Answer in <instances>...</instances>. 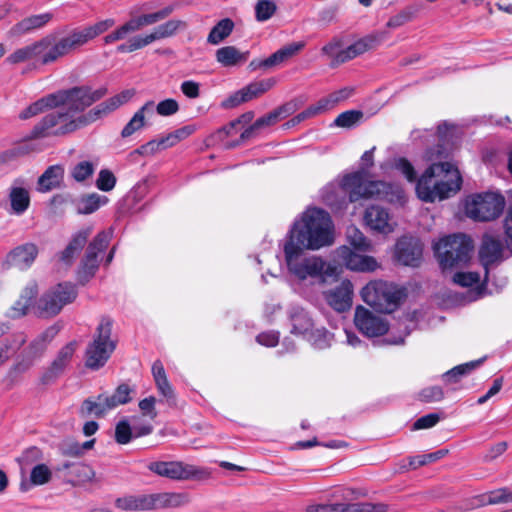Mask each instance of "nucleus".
I'll return each instance as SVG.
<instances>
[{"mask_svg": "<svg viewBox=\"0 0 512 512\" xmlns=\"http://www.w3.org/2000/svg\"><path fill=\"white\" fill-rule=\"evenodd\" d=\"M107 94L108 87L106 85L96 89L89 85L61 89L30 104L20 113L19 118L26 120L45 110L66 106L65 110L54 111L42 117L30 131L28 139L65 136L107 117L127 103L134 96L135 91L123 90L85 112L87 108L103 99Z\"/></svg>", "mask_w": 512, "mask_h": 512, "instance_id": "1", "label": "nucleus"}, {"mask_svg": "<svg viewBox=\"0 0 512 512\" xmlns=\"http://www.w3.org/2000/svg\"><path fill=\"white\" fill-rule=\"evenodd\" d=\"M333 223L328 212L320 208H308L296 220L284 244L288 258L303 254L304 250H318L333 243Z\"/></svg>", "mask_w": 512, "mask_h": 512, "instance_id": "2", "label": "nucleus"}, {"mask_svg": "<svg viewBox=\"0 0 512 512\" xmlns=\"http://www.w3.org/2000/svg\"><path fill=\"white\" fill-rule=\"evenodd\" d=\"M375 147L363 153L361 161L363 166L359 170L345 175L341 180V187L348 195L350 202L361 199H374L389 203H403L404 191L400 185L381 180H368L367 168L374 164L373 152Z\"/></svg>", "mask_w": 512, "mask_h": 512, "instance_id": "3", "label": "nucleus"}, {"mask_svg": "<svg viewBox=\"0 0 512 512\" xmlns=\"http://www.w3.org/2000/svg\"><path fill=\"white\" fill-rule=\"evenodd\" d=\"M459 170L449 162L432 163L416 181L419 199L432 203L449 198L461 189Z\"/></svg>", "mask_w": 512, "mask_h": 512, "instance_id": "4", "label": "nucleus"}, {"mask_svg": "<svg viewBox=\"0 0 512 512\" xmlns=\"http://www.w3.org/2000/svg\"><path fill=\"white\" fill-rule=\"evenodd\" d=\"M365 492L352 488H339L330 495V501L334 503L311 504L307 506L306 512H319L320 510H329V512H386L389 506L385 503H353L360 497L365 496Z\"/></svg>", "mask_w": 512, "mask_h": 512, "instance_id": "5", "label": "nucleus"}, {"mask_svg": "<svg viewBox=\"0 0 512 512\" xmlns=\"http://www.w3.org/2000/svg\"><path fill=\"white\" fill-rule=\"evenodd\" d=\"M59 43L60 37L48 34L29 45L16 49L6 58V61L10 64H19L38 58L42 65L55 63L66 57V53L57 48Z\"/></svg>", "mask_w": 512, "mask_h": 512, "instance_id": "6", "label": "nucleus"}, {"mask_svg": "<svg viewBox=\"0 0 512 512\" xmlns=\"http://www.w3.org/2000/svg\"><path fill=\"white\" fill-rule=\"evenodd\" d=\"M113 321L110 317L103 316L96 328L93 340L85 351V366L91 370L102 368L114 350L116 341L111 339Z\"/></svg>", "mask_w": 512, "mask_h": 512, "instance_id": "7", "label": "nucleus"}, {"mask_svg": "<svg viewBox=\"0 0 512 512\" xmlns=\"http://www.w3.org/2000/svg\"><path fill=\"white\" fill-rule=\"evenodd\" d=\"M189 501L187 494L183 493H157L127 495L117 498L115 507L125 511L160 510L179 508Z\"/></svg>", "mask_w": 512, "mask_h": 512, "instance_id": "8", "label": "nucleus"}, {"mask_svg": "<svg viewBox=\"0 0 512 512\" xmlns=\"http://www.w3.org/2000/svg\"><path fill=\"white\" fill-rule=\"evenodd\" d=\"M472 250V239L461 233L446 236L434 246L435 255L443 269L466 264Z\"/></svg>", "mask_w": 512, "mask_h": 512, "instance_id": "9", "label": "nucleus"}, {"mask_svg": "<svg viewBox=\"0 0 512 512\" xmlns=\"http://www.w3.org/2000/svg\"><path fill=\"white\" fill-rule=\"evenodd\" d=\"M403 293L384 281H371L361 290L362 300L379 313H391L399 305Z\"/></svg>", "mask_w": 512, "mask_h": 512, "instance_id": "10", "label": "nucleus"}, {"mask_svg": "<svg viewBox=\"0 0 512 512\" xmlns=\"http://www.w3.org/2000/svg\"><path fill=\"white\" fill-rule=\"evenodd\" d=\"M115 25V20L108 18L98 21L92 25L83 27H75L68 31V33L60 37L58 49L66 53V56L80 51L82 47L87 45L90 41L99 35L108 31Z\"/></svg>", "mask_w": 512, "mask_h": 512, "instance_id": "11", "label": "nucleus"}, {"mask_svg": "<svg viewBox=\"0 0 512 512\" xmlns=\"http://www.w3.org/2000/svg\"><path fill=\"white\" fill-rule=\"evenodd\" d=\"M505 207V198L497 192H484L473 195L466 201L465 211L476 221H492L498 218Z\"/></svg>", "mask_w": 512, "mask_h": 512, "instance_id": "12", "label": "nucleus"}, {"mask_svg": "<svg viewBox=\"0 0 512 512\" xmlns=\"http://www.w3.org/2000/svg\"><path fill=\"white\" fill-rule=\"evenodd\" d=\"M379 43L380 39L377 36L367 35L344 49H341L340 41L332 40L324 45L321 51L331 59L330 66L337 67L369 50L375 49Z\"/></svg>", "mask_w": 512, "mask_h": 512, "instance_id": "13", "label": "nucleus"}, {"mask_svg": "<svg viewBox=\"0 0 512 512\" xmlns=\"http://www.w3.org/2000/svg\"><path fill=\"white\" fill-rule=\"evenodd\" d=\"M149 471L171 480H206L211 473L207 468L182 461H154L147 465Z\"/></svg>", "mask_w": 512, "mask_h": 512, "instance_id": "14", "label": "nucleus"}, {"mask_svg": "<svg viewBox=\"0 0 512 512\" xmlns=\"http://www.w3.org/2000/svg\"><path fill=\"white\" fill-rule=\"evenodd\" d=\"M77 295V288L74 284L59 283L46 291L38 300V314L42 317L56 316L65 305L74 302Z\"/></svg>", "mask_w": 512, "mask_h": 512, "instance_id": "15", "label": "nucleus"}, {"mask_svg": "<svg viewBox=\"0 0 512 512\" xmlns=\"http://www.w3.org/2000/svg\"><path fill=\"white\" fill-rule=\"evenodd\" d=\"M109 241V233L101 231L88 244L77 272V278L81 284H85L96 274L99 268L98 255L108 247Z\"/></svg>", "mask_w": 512, "mask_h": 512, "instance_id": "16", "label": "nucleus"}, {"mask_svg": "<svg viewBox=\"0 0 512 512\" xmlns=\"http://www.w3.org/2000/svg\"><path fill=\"white\" fill-rule=\"evenodd\" d=\"M78 342L72 340L61 347L50 364L44 369L40 381L44 385L54 383L71 365Z\"/></svg>", "mask_w": 512, "mask_h": 512, "instance_id": "17", "label": "nucleus"}, {"mask_svg": "<svg viewBox=\"0 0 512 512\" xmlns=\"http://www.w3.org/2000/svg\"><path fill=\"white\" fill-rule=\"evenodd\" d=\"M354 323L357 329L367 337L384 335L389 329L386 321L361 305L355 309Z\"/></svg>", "mask_w": 512, "mask_h": 512, "instance_id": "18", "label": "nucleus"}, {"mask_svg": "<svg viewBox=\"0 0 512 512\" xmlns=\"http://www.w3.org/2000/svg\"><path fill=\"white\" fill-rule=\"evenodd\" d=\"M296 105L293 102L285 103L266 115L258 118L251 126L246 128L240 135L242 141L253 138L257 132L264 128L276 124L278 121L287 118L294 113Z\"/></svg>", "mask_w": 512, "mask_h": 512, "instance_id": "19", "label": "nucleus"}, {"mask_svg": "<svg viewBox=\"0 0 512 512\" xmlns=\"http://www.w3.org/2000/svg\"><path fill=\"white\" fill-rule=\"evenodd\" d=\"M335 260L340 265H344L350 270L371 272L374 271L378 264L372 256H363L355 253L347 246H341L335 251Z\"/></svg>", "mask_w": 512, "mask_h": 512, "instance_id": "20", "label": "nucleus"}, {"mask_svg": "<svg viewBox=\"0 0 512 512\" xmlns=\"http://www.w3.org/2000/svg\"><path fill=\"white\" fill-rule=\"evenodd\" d=\"M38 252V247L34 243L29 242L19 245L6 255L2 267L4 269L26 270L34 263Z\"/></svg>", "mask_w": 512, "mask_h": 512, "instance_id": "21", "label": "nucleus"}, {"mask_svg": "<svg viewBox=\"0 0 512 512\" xmlns=\"http://www.w3.org/2000/svg\"><path fill=\"white\" fill-rule=\"evenodd\" d=\"M423 246L418 238L403 236L396 243L395 256L401 264L416 267L422 258Z\"/></svg>", "mask_w": 512, "mask_h": 512, "instance_id": "22", "label": "nucleus"}, {"mask_svg": "<svg viewBox=\"0 0 512 512\" xmlns=\"http://www.w3.org/2000/svg\"><path fill=\"white\" fill-rule=\"evenodd\" d=\"M275 85L273 78L255 81L235 92L223 102L225 108H233L259 97Z\"/></svg>", "mask_w": 512, "mask_h": 512, "instance_id": "23", "label": "nucleus"}, {"mask_svg": "<svg viewBox=\"0 0 512 512\" xmlns=\"http://www.w3.org/2000/svg\"><path fill=\"white\" fill-rule=\"evenodd\" d=\"M304 48L303 42L289 43L266 59H254L249 63V69L255 71L257 69H270L283 64L290 58L298 54Z\"/></svg>", "mask_w": 512, "mask_h": 512, "instance_id": "24", "label": "nucleus"}, {"mask_svg": "<svg viewBox=\"0 0 512 512\" xmlns=\"http://www.w3.org/2000/svg\"><path fill=\"white\" fill-rule=\"evenodd\" d=\"M302 254H297L288 258L285 255V260L289 270L300 279H305L308 276L317 277L322 275L325 269L326 263L320 257H310L299 262V258Z\"/></svg>", "mask_w": 512, "mask_h": 512, "instance_id": "25", "label": "nucleus"}, {"mask_svg": "<svg viewBox=\"0 0 512 512\" xmlns=\"http://www.w3.org/2000/svg\"><path fill=\"white\" fill-rule=\"evenodd\" d=\"M327 304L337 312H345L352 306L353 285L349 280H343L333 289L323 292Z\"/></svg>", "mask_w": 512, "mask_h": 512, "instance_id": "26", "label": "nucleus"}, {"mask_svg": "<svg viewBox=\"0 0 512 512\" xmlns=\"http://www.w3.org/2000/svg\"><path fill=\"white\" fill-rule=\"evenodd\" d=\"M53 19L50 12L30 15L14 24L8 31L10 37H21L44 28Z\"/></svg>", "mask_w": 512, "mask_h": 512, "instance_id": "27", "label": "nucleus"}, {"mask_svg": "<svg viewBox=\"0 0 512 512\" xmlns=\"http://www.w3.org/2000/svg\"><path fill=\"white\" fill-rule=\"evenodd\" d=\"M364 221L372 230L383 234L391 233L394 230L388 211L378 205H372L366 209Z\"/></svg>", "mask_w": 512, "mask_h": 512, "instance_id": "28", "label": "nucleus"}, {"mask_svg": "<svg viewBox=\"0 0 512 512\" xmlns=\"http://www.w3.org/2000/svg\"><path fill=\"white\" fill-rule=\"evenodd\" d=\"M503 245L500 240L490 235H484L479 249V258L486 269L485 278L488 277V266L502 259Z\"/></svg>", "mask_w": 512, "mask_h": 512, "instance_id": "29", "label": "nucleus"}, {"mask_svg": "<svg viewBox=\"0 0 512 512\" xmlns=\"http://www.w3.org/2000/svg\"><path fill=\"white\" fill-rule=\"evenodd\" d=\"M91 233L92 228L85 227L73 234L66 248L60 253V261L66 265H72L76 256L86 245Z\"/></svg>", "mask_w": 512, "mask_h": 512, "instance_id": "30", "label": "nucleus"}, {"mask_svg": "<svg viewBox=\"0 0 512 512\" xmlns=\"http://www.w3.org/2000/svg\"><path fill=\"white\" fill-rule=\"evenodd\" d=\"M60 327L52 325L39 334L34 340L30 342L28 347L23 351L30 356L33 360H39L47 350L48 345L59 333Z\"/></svg>", "mask_w": 512, "mask_h": 512, "instance_id": "31", "label": "nucleus"}, {"mask_svg": "<svg viewBox=\"0 0 512 512\" xmlns=\"http://www.w3.org/2000/svg\"><path fill=\"white\" fill-rule=\"evenodd\" d=\"M249 55V51H240L235 46H224L216 50L215 58L223 67H234L244 64Z\"/></svg>", "mask_w": 512, "mask_h": 512, "instance_id": "32", "label": "nucleus"}, {"mask_svg": "<svg viewBox=\"0 0 512 512\" xmlns=\"http://www.w3.org/2000/svg\"><path fill=\"white\" fill-rule=\"evenodd\" d=\"M57 471H67L66 476L70 481L78 484L90 481L95 475L92 467L82 462L65 461L57 468Z\"/></svg>", "mask_w": 512, "mask_h": 512, "instance_id": "33", "label": "nucleus"}, {"mask_svg": "<svg viewBox=\"0 0 512 512\" xmlns=\"http://www.w3.org/2000/svg\"><path fill=\"white\" fill-rule=\"evenodd\" d=\"M510 502H512V490L503 487L474 497L470 508L477 509L486 505Z\"/></svg>", "mask_w": 512, "mask_h": 512, "instance_id": "34", "label": "nucleus"}, {"mask_svg": "<svg viewBox=\"0 0 512 512\" xmlns=\"http://www.w3.org/2000/svg\"><path fill=\"white\" fill-rule=\"evenodd\" d=\"M64 168L61 165L49 166L38 178L37 190L45 193L59 188L63 182Z\"/></svg>", "mask_w": 512, "mask_h": 512, "instance_id": "35", "label": "nucleus"}, {"mask_svg": "<svg viewBox=\"0 0 512 512\" xmlns=\"http://www.w3.org/2000/svg\"><path fill=\"white\" fill-rule=\"evenodd\" d=\"M110 405L108 395L100 394L95 399L88 398L84 400L80 413L82 416L94 415L97 418H101L108 411L114 409L113 407H110Z\"/></svg>", "mask_w": 512, "mask_h": 512, "instance_id": "36", "label": "nucleus"}, {"mask_svg": "<svg viewBox=\"0 0 512 512\" xmlns=\"http://www.w3.org/2000/svg\"><path fill=\"white\" fill-rule=\"evenodd\" d=\"M110 405L108 395L100 394L95 399L88 398L84 400L80 413L82 416L94 415L97 418H101L108 411L114 409L113 407H110Z\"/></svg>", "mask_w": 512, "mask_h": 512, "instance_id": "37", "label": "nucleus"}, {"mask_svg": "<svg viewBox=\"0 0 512 512\" xmlns=\"http://www.w3.org/2000/svg\"><path fill=\"white\" fill-rule=\"evenodd\" d=\"M292 324L291 333L295 335L307 336L313 328V321L309 314L302 308H293L290 313Z\"/></svg>", "mask_w": 512, "mask_h": 512, "instance_id": "38", "label": "nucleus"}, {"mask_svg": "<svg viewBox=\"0 0 512 512\" xmlns=\"http://www.w3.org/2000/svg\"><path fill=\"white\" fill-rule=\"evenodd\" d=\"M38 295V287L35 283L27 285L19 299L14 303L12 310L15 317H22L27 314L28 309L34 304Z\"/></svg>", "mask_w": 512, "mask_h": 512, "instance_id": "39", "label": "nucleus"}, {"mask_svg": "<svg viewBox=\"0 0 512 512\" xmlns=\"http://www.w3.org/2000/svg\"><path fill=\"white\" fill-rule=\"evenodd\" d=\"M12 213L22 215L30 206L29 191L21 186L13 185L9 191Z\"/></svg>", "mask_w": 512, "mask_h": 512, "instance_id": "40", "label": "nucleus"}, {"mask_svg": "<svg viewBox=\"0 0 512 512\" xmlns=\"http://www.w3.org/2000/svg\"><path fill=\"white\" fill-rule=\"evenodd\" d=\"M234 27L235 25L232 19H221L211 28L207 37V42L211 45L220 44L231 35Z\"/></svg>", "mask_w": 512, "mask_h": 512, "instance_id": "41", "label": "nucleus"}, {"mask_svg": "<svg viewBox=\"0 0 512 512\" xmlns=\"http://www.w3.org/2000/svg\"><path fill=\"white\" fill-rule=\"evenodd\" d=\"M187 28V23L180 19H170L158 25L151 32L155 41L175 36L179 31Z\"/></svg>", "mask_w": 512, "mask_h": 512, "instance_id": "42", "label": "nucleus"}, {"mask_svg": "<svg viewBox=\"0 0 512 512\" xmlns=\"http://www.w3.org/2000/svg\"><path fill=\"white\" fill-rule=\"evenodd\" d=\"M177 143L172 133L158 139L151 140L140 146L135 152L142 155H153L156 152L175 146Z\"/></svg>", "mask_w": 512, "mask_h": 512, "instance_id": "43", "label": "nucleus"}, {"mask_svg": "<svg viewBox=\"0 0 512 512\" xmlns=\"http://www.w3.org/2000/svg\"><path fill=\"white\" fill-rule=\"evenodd\" d=\"M108 198L97 193L83 196L77 204L78 214H91L98 210L102 205L106 204Z\"/></svg>", "mask_w": 512, "mask_h": 512, "instance_id": "44", "label": "nucleus"}, {"mask_svg": "<svg viewBox=\"0 0 512 512\" xmlns=\"http://www.w3.org/2000/svg\"><path fill=\"white\" fill-rule=\"evenodd\" d=\"M153 106V102L149 101L145 103L136 113L133 115V117L130 119V121L124 126V128L121 131V136L123 138H127L134 134L135 132L139 131L141 128L145 125V111Z\"/></svg>", "mask_w": 512, "mask_h": 512, "instance_id": "45", "label": "nucleus"}, {"mask_svg": "<svg viewBox=\"0 0 512 512\" xmlns=\"http://www.w3.org/2000/svg\"><path fill=\"white\" fill-rule=\"evenodd\" d=\"M479 364L480 361H471L465 364L458 365L442 375L443 382L446 385L458 383L461 377L469 374Z\"/></svg>", "mask_w": 512, "mask_h": 512, "instance_id": "46", "label": "nucleus"}, {"mask_svg": "<svg viewBox=\"0 0 512 512\" xmlns=\"http://www.w3.org/2000/svg\"><path fill=\"white\" fill-rule=\"evenodd\" d=\"M420 7L418 5H409L403 8L400 12L390 17L386 26L388 28H398L404 24L412 21L418 14Z\"/></svg>", "mask_w": 512, "mask_h": 512, "instance_id": "47", "label": "nucleus"}, {"mask_svg": "<svg viewBox=\"0 0 512 512\" xmlns=\"http://www.w3.org/2000/svg\"><path fill=\"white\" fill-rule=\"evenodd\" d=\"M254 12L256 21L265 22L275 15L277 5L272 0H257L254 6Z\"/></svg>", "mask_w": 512, "mask_h": 512, "instance_id": "48", "label": "nucleus"}, {"mask_svg": "<svg viewBox=\"0 0 512 512\" xmlns=\"http://www.w3.org/2000/svg\"><path fill=\"white\" fill-rule=\"evenodd\" d=\"M363 112L360 110H348L340 113L334 120L333 125L341 128L355 127L363 118Z\"/></svg>", "mask_w": 512, "mask_h": 512, "instance_id": "49", "label": "nucleus"}, {"mask_svg": "<svg viewBox=\"0 0 512 512\" xmlns=\"http://www.w3.org/2000/svg\"><path fill=\"white\" fill-rule=\"evenodd\" d=\"M354 92V89L351 87H344L337 91L332 92L327 97L320 99V104L324 108V110L333 108L338 103L347 100Z\"/></svg>", "mask_w": 512, "mask_h": 512, "instance_id": "50", "label": "nucleus"}, {"mask_svg": "<svg viewBox=\"0 0 512 512\" xmlns=\"http://www.w3.org/2000/svg\"><path fill=\"white\" fill-rule=\"evenodd\" d=\"M149 25H153L149 14H141L137 17L130 18L124 24L119 26V29L123 36L126 37L127 34L139 31L142 27Z\"/></svg>", "mask_w": 512, "mask_h": 512, "instance_id": "51", "label": "nucleus"}, {"mask_svg": "<svg viewBox=\"0 0 512 512\" xmlns=\"http://www.w3.org/2000/svg\"><path fill=\"white\" fill-rule=\"evenodd\" d=\"M134 390L126 383L120 384L112 395H108L110 407L116 408L119 405H124L132 400L131 393Z\"/></svg>", "mask_w": 512, "mask_h": 512, "instance_id": "52", "label": "nucleus"}, {"mask_svg": "<svg viewBox=\"0 0 512 512\" xmlns=\"http://www.w3.org/2000/svg\"><path fill=\"white\" fill-rule=\"evenodd\" d=\"M35 362V360L23 352L20 359L9 369L8 377L12 381H16L20 375L29 371Z\"/></svg>", "mask_w": 512, "mask_h": 512, "instance_id": "53", "label": "nucleus"}, {"mask_svg": "<svg viewBox=\"0 0 512 512\" xmlns=\"http://www.w3.org/2000/svg\"><path fill=\"white\" fill-rule=\"evenodd\" d=\"M308 341L317 349L330 346L331 335L325 328L311 329L307 335Z\"/></svg>", "mask_w": 512, "mask_h": 512, "instance_id": "54", "label": "nucleus"}, {"mask_svg": "<svg viewBox=\"0 0 512 512\" xmlns=\"http://www.w3.org/2000/svg\"><path fill=\"white\" fill-rule=\"evenodd\" d=\"M347 239L350 245L360 251H367L370 244L364 234L355 226L347 228Z\"/></svg>", "mask_w": 512, "mask_h": 512, "instance_id": "55", "label": "nucleus"}, {"mask_svg": "<svg viewBox=\"0 0 512 512\" xmlns=\"http://www.w3.org/2000/svg\"><path fill=\"white\" fill-rule=\"evenodd\" d=\"M95 171V166L90 161H81L77 163L71 170V177L76 182H84L90 178Z\"/></svg>", "mask_w": 512, "mask_h": 512, "instance_id": "56", "label": "nucleus"}, {"mask_svg": "<svg viewBox=\"0 0 512 512\" xmlns=\"http://www.w3.org/2000/svg\"><path fill=\"white\" fill-rule=\"evenodd\" d=\"M133 437L132 427L127 419L120 420L115 427V441L118 444H128Z\"/></svg>", "mask_w": 512, "mask_h": 512, "instance_id": "57", "label": "nucleus"}, {"mask_svg": "<svg viewBox=\"0 0 512 512\" xmlns=\"http://www.w3.org/2000/svg\"><path fill=\"white\" fill-rule=\"evenodd\" d=\"M447 453H448V450L440 449V450L432 452V453L417 455V456L410 458V465L413 468H418V467L424 466L428 463H432V462H435V461L443 458L445 455H447Z\"/></svg>", "mask_w": 512, "mask_h": 512, "instance_id": "58", "label": "nucleus"}, {"mask_svg": "<svg viewBox=\"0 0 512 512\" xmlns=\"http://www.w3.org/2000/svg\"><path fill=\"white\" fill-rule=\"evenodd\" d=\"M52 472L45 464H38L33 467L30 474V481L33 485H43L50 481Z\"/></svg>", "mask_w": 512, "mask_h": 512, "instance_id": "59", "label": "nucleus"}, {"mask_svg": "<svg viewBox=\"0 0 512 512\" xmlns=\"http://www.w3.org/2000/svg\"><path fill=\"white\" fill-rule=\"evenodd\" d=\"M116 177L109 169H102L99 171L96 180V187L104 192L111 191L116 185Z\"/></svg>", "mask_w": 512, "mask_h": 512, "instance_id": "60", "label": "nucleus"}, {"mask_svg": "<svg viewBox=\"0 0 512 512\" xmlns=\"http://www.w3.org/2000/svg\"><path fill=\"white\" fill-rule=\"evenodd\" d=\"M444 398V391L440 386L423 388L418 393V400L424 403L441 401Z\"/></svg>", "mask_w": 512, "mask_h": 512, "instance_id": "61", "label": "nucleus"}, {"mask_svg": "<svg viewBox=\"0 0 512 512\" xmlns=\"http://www.w3.org/2000/svg\"><path fill=\"white\" fill-rule=\"evenodd\" d=\"M395 168L400 171L409 182H416L417 175L413 165L406 158H399L395 162Z\"/></svg>", "mask_w": 512, "mask_h": 512, "instance_id": "62", "label": "nucleus"}, {"mask_svg": "<svg viewBox=\"0 0 512 512\" xmlns=\"http://www.w3.org/2000/svg\"><path fill=\"white\" fill-rule=\"evenodd\" d=\"M480 280V276L476 272H457L453 276L454 283L462 287H470L477 284Z\"/></svg>", "mask_w": 512, "mask_h": 512, "instance_id": "63", "label": "nucleus"}, {"mask_svg": "<svg viewBox=\"0 0 512 512\" xmlns=\"http://www.w3.org/2000/svg\"><path fill=\"white\" fill-rule=\"evenodd\" d=\"M61 455L66 457H81L80 443L74 440H65L59 445Z\"/></svg>", "mask_w": 512, "mask_h": 512, "instance_id": "64", "label": "nucleus"}]
</instances>
